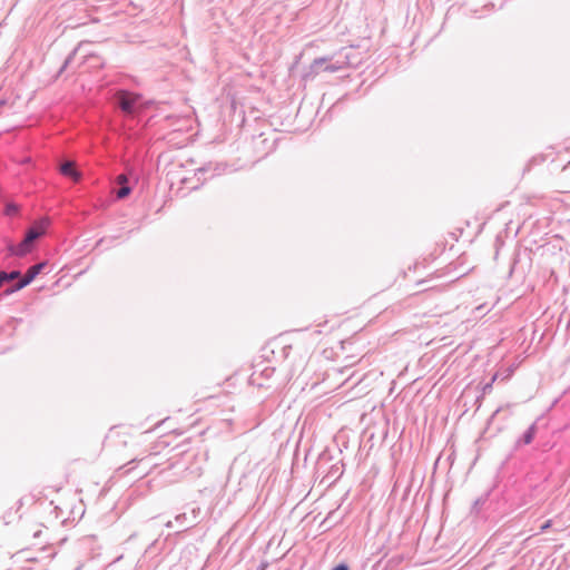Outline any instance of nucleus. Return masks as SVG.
Instances as JSON below:
<instances>
[{"mask_svg": "<svg viewBox=\"0 0 570 570\" xmlns=\"http://www.w3.org/2000/svg\"><path fill=\"white\" fill-rule=\"evenodd\" d=\"M18 212V207L14 204H8L6 207L7 215H13Z\"/></svg>", "mask_w": 570, "mask_h": 570, "instance_id": "9b49d317", "label": "nucleus"}, {"mask_svg": "<svg viewBox=\"0 0 570 570\" xmlns=\"http://www.w3.org/2000/svg\"><path fill=\"white\" fill-rule=\"evenodd\" d=\"M327 61L328 59L325 57L314 59L313 62L311 63L312 71L314 73H318L320 68Z\"/></svg>", "mask_w": 570, "mask_h": 570, "instance_id": "423d86ee", "label": "nucleus"}, {"mask_svg": "<svg viewBox=\"0 0 570 570\" xmlns=\"http://www.w3.org/2000/svg\"><path fill=\"white\" fill-rule=\"evenodd\" d=\"M63 176L70 177L73 181H79L81 174L76 169L73 161H66L60 166Z\"/></svg>", "mask_w": 570, "mask_h": 570, "instance_id": "7ed1b4c3", "label": "nucleus"}, {"mask_svg": "<svg viewBox=\"0 0 570 570\" xmlns=\"http://www.w3.org/2000/svg\"><path fill=\"white\" fill-rule=\"evenodd\" d=\"M334 570H348V568L345 564H338Z\"/></svg>", "mask_w": 570, "mask_h": 570, "instance_id": "dca6fc26", "label": "nucleus"}, {"mask_svg": "<svg viewBox=\"0 0 570 570\" xmlns=\"http://www.w3.org/2000/svg\"><path fill=\"white\" fill-rule=\"evenodd\" d=\"M549 525H550V521H548V522L542 527V529L544 530V529L549 528Z\"/></svg>", "mask_w": 570, "mask_h": 570, "instance_id": "a211bd4d", "label": "nucleus"}, {"mask_svg": "<svg viewBox=\"0 0 570 570\" xmlns=\"http://www.w3.org/2000/svg\"><path fill=\"white\" fill-rule=\"evenodd\" d=\"M530 442H531V434H528L525 438V443H530Z\"/></svg>", "mask_w": 570, "mask_h": 570, "instance_id": "f3484780", "label": "nucleus"}, {"mask_svg": "<svg viewBox=\"0 0 570 570\" xmlns=\"http://www.w3.org/2000/svg\"><path fill=\"white\" fill-rule=\"evenodd\" d=\"M324 70H325V71H330V72H335L336 70H338V68H337V67H335V66H326V67L324 68Z\"/></svg>", "mask_w": 570, "mask_h": 570, "instance_id": "2eb2a0df", "label": "nucleus"}, {"mask_svg": "<svg viewBox=\"0 0 570 570\" xmlns=\"http://www.w3.org/2000/svg\"><path fill=\"white\" fill-rule=\"evenodd\" d=\"M45 263H39V264H36L33 266H31L27 273L24 274V276L29 279V281H33L37 275L45 267Z\"/></svg>", "mask_w": 570, "mask_h": 570, "instance_id": "20e7f679", "label": "nucleus"}, {"mask_svg": "<svg viewBox=\"0 0 570 570\" xmlns=\"http://www.w3.org/2000/svg\"><path fill=\"white\" fill-rule=\"evenodd\" d=\"M16 245L9 244L8 245V252L10 255L14 256Z\"/></svg>", "mask_w": 570, "mask_h": 570, "instance_id": "4468645a", "label": "nucleus"}, {"mask_svg": "<svg viewBox=\"0 0 570 570\" xmlns=\"http://www.w3.org/2000/svg\"><path fill=\"white\" fill-rule=\"evenodd\" d=\"M50 225V220L48 218H41L38 222H35L32 226L28 229L27 236L29 239L33 242L46 234L48 227Z\"/></svg>", "mask_w": 570, "mask_h": 570, "instance_id": "f03ea898", "label": "nucleus"}, {"mask_svg": "<svg viewBox=\"0 0 570 570\" xmlns=\"http://www.w3.org/2000/svg\"><path fill=\"white\" fill-rule=\"evenodd\" d=\"M131 193L130 187L121 186V188L117 191V197L122 199L126 198Z\"/></svg>", "mask_w": 570, "mask_h": 570, "instance_id": "9d476101", "label": "nucleus"}, {"mask_svg": "<svg viewBox=\"0 0 570 570\" xmlns=\"http://www.w3.org/2000/svg\"><path fill=\"white\" fill-rule=\"evenodd\" d=\"M28 253H30V250L24 245H22V243L16 245L14 256L22 257Z\"/></svg>", "mask_w": 570, "mask_h": 570, "instance_id": "1a4fd4ad", "label": "nucleus"}, {"mask_svg": "<svg viewBox=\"0 0 570 570\" xmlns=\"http://www.w3.org/2000/svg\"><path fill=\"white\" fill-rule=\"evenodd\" d=\"M31 283V281H29L26 276H23L16 285L14 287H12L11 289H7L6 293L7 294H11L16 291H19L23 287H26L27 285H29Z\"/></svg>", "mask_w": 570, "mask_h": 570, "instance_id": "0eeeda50", "label": "nucleus"}, {"mask_svg": "<svg viewBox=\"0 0 570 570\" xmlns=\"http://www.w3.org/2000/svg\"><path fill=\"white\" fill-rule=\"evenodd\" d=\"M20 276L18 271L11 273L0 272V287L8 281H13Z\"/></svg>", "mask_w": 570, "mask_h": 570, "instance_id": "39448f33", "label": "nucleus"}, {"mask_svg": "<svg viewBox=\"0 0 570 570\" xmlns=\"http://www.w3.org/2000/svg\"><path fill=\"white\" fill-rule=\"evenodd\" d=\"M21 243L31 252L32 244H33L32 239H29V237L26 235V237L23 238V240Z\"/></svg>", "mask_w": 570, "mask_h": 570, "instance_id": "f8f14e48", "label": "nucleus"}, {"mask_svg": "<svg viewBox=\"0 0 570 570\" xmlns=\"http://www.w3.org/2000/svg\"><path fill=\"white\" fill-rule=\"evenodd\" d=\"M116 180L121 186H126V184L128 183V178L124 174L119 175Z\"/></svg>", "mask_w": 570, "mask_h": 570, "instance_id": "ddd939ff", "label": "nucleus"}, {"mask_svg": "<svg viewBox=\"0 0 570 570\" xmlns=\"http://www.w3.org/2000/svg\"><path fill=\"white\" fill-rule=\"evenodd\" d=\"M138 98V95L128 91L118 92L120 108L127 114H132L135 111V105Z\"/></svg>", "mask_w": 570, "mask_h": 570, "instance_id": "f257e3e1", "label": "nucleus"}, {"mask_svg": "<svg viewBox=\"0 0 570 570\" xmlns=\"http://www.w3.org/2000/svg\"><path fill=\"white\" fill-rule=\"evenodd\" d=\"M28 253H30V250L24 245H22V243L16 245L14 256L22 257Z\"/></svg>", "mask_w": 570, "mask_h": 570, "instance_id": "6e6552de", "label": "nucleus"}]
</instances>
